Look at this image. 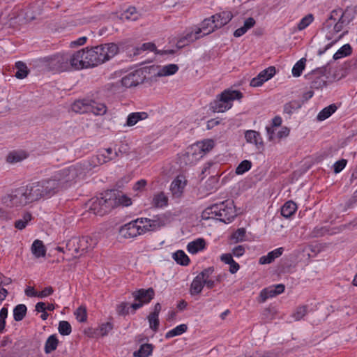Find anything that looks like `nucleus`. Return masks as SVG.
<instances>
[{"instance_id":"nucleus-1","label":"nucleus","mask_w":357,"mask_h":357,"mask_svg":"<svg viewBox=\"0 0 357 357\" xmlns=\"http://www.w3.org/2000/svg\"><path fill=\"white\" fill-rule=\"evenodd\" d=\"M88 165L77 163L56 172L50 178L39 181L44 198H49L66 188L77 178L89 170Z\"/></svg>"},{"instance_id":"nucleus-2","label":"nucleus","mask_w":357,"mask_h":357,"mask_svg":"<svg viewBox=\"0 0 357 357\" xmlns=\"http://www.w3.org/2000/svg\"><path fill=\"white\" fill-rule=\"evenodd\" d=\"M167 218L164 214L154 216L152 219L137 218L123 225L119 230L120 235L124 238H131L147 231H155L166 225Z\"/></svg>"},{"instance_id":"nucleus-3","label":"nucleus","mask_w":357,"mask_h":357,"mask_svg":"<svg viewBox=\"0 0 357 357\" xmlns=\"http://www.w3.org/2000/svg\"><path fill=\"white\" fill-rule=\"evenodd\" d=\"M84 49V59L86 68L98 66L109 60L119 52V47L114 43L102 44Z\"/></svg>"},{"instance_id":"nucleus-4","label":"nucleus","mask_w":357,"mask_h":357,"mask_svg":"<svg viewBox=\"0 0 357 357\" xmlns=\"http://www.w3.org/2000/svg\"><path fill=\"white\" fill-rule=\"evenodd\" d=\"M237 213L233 200L227 199L207 207L202 213V218H215L224 223H229L236 217Z\"/></svg>"},{"instance_id":"nucleus-5","label":"nucleus","mask_w":357,"mask_h":357,"mask_svg":"<svg viewBox=\"0 0 357 357\" xmlns=\"http://www.w3.org/2000/svg\"><path fill=\"white\" fill-rule=\"evenodd\" d=\"M89 211L95 215L103 216L116 206V195L114 190L107 191L100 197L89 200Z\"/></svg>"},{"instance_id":"nucleus-6","label":"nucleus","mask_w":357,"mask_h":357,"mask_svg":"<svg viewBox=\"0 0 357 357\" xmlns=\"http://www.w3.org/2000/svg\"><path fill=\"white\" fill-rule=\"evenodd\" d=\"M243 93L238 90L226 89L211 103V108L214 112H225L232 107L235 100H241Z\"/></svg>"},{"instance_id":"nucleus-7","label":"nucleus","mask_w":357,"mask_h":357,"mask_svg":"<svg viewBox=\"0 0 357 357\" xmlns=\"http://www.w3.org/2000/svg\"><path fill=\"white\" fill-rule=\"evenodd\" d=\"M243 93L238 90L226 89L211 103V108L214 112H225L232 107L235 100H241Z\"/></svg>"},{"instance_id":"nucleus-8","label":"nucleus","mask_w":357,"mask_h":357,"mask_svg":"<svg viewBox=\"0 0 357 357\" xmlns=\"http://www.w3.org/2000/svg\"><path fill=\"white\" fill-rule=\"evenodd\" d=\"M214 145L215 143L213 139L198 142L189 146L183 156L188 158L189 160L192 158L191 162L197 160L202 158L206 153L209 152L214 147Z\"/></svg>"},{"instance_id":"nucleus-9","label":"nucleus","mask_w":357,"mask_h":357,"mask_svg":"<svg viewBox=\"0 0 357 357\" xmlns=\"http://www.w3.org/2000/svg\"><path fill=\"white\" fill-rule=\"evenodd\" d=\"M1 202L3 205L9 208H22L29 204L26 197L24 188L22 186L3 195L1 197Z\"/></svg>"},{"instance_id":"nucleus-10","label":"nucleus","mask_w":357,"mask_h":357,"mask_svg":"<svg viewBox=\"0 0 357 357\" xmlns=\"http://www.w3.org/2000/svg\"><path fill=\"white\" fill-rule=\"evenodd\" d=\"M132 296L137 303L130 305V308L135 312L137 310L142 307L144 305L148 304L154 298L155 291L150 287L147 289H140L132 293Z\"/></svg>"},{"instance_id":"nucleus-11","label":"nucleus","mask_w":357,"mask_h":357,"mask_svg":"<svg viewBox=\"0 0 357 357\" xmlns=\"http://www.w3.org/2000/svg\"><path fill=\"white\" fill-rule=\"evenodd\" d=\"M50 70L56 72L69 71L66 53L57 54L47 59Z\"/></svg>"},{"instance_id":"nucleus-12","label":"nucleus","mask_w":357,"mask_h":357,"mask_svg":"<svg viewBox=\"0 0 357 357\" xmlns=\"http://www.w3.org/2000/svg\"><path fill=\"white\" fill-rule=\"evenodd\" d=\"M84 50L85 49H82L74 52L66 53L70 70H78L86 68L84 59Z\"/></svg>"},{"instance_id":"nucleus-13","label":"nucleus","mask_w":357,"mask_h":357,"mask_svg":"<svg viewBox=\"0 0 357 357\" xmlns=\"http://www.w3.org/2000/svg\"><path fill=\"white\" fill-rule=\"evenodd\" d=\"M27 199L29 204L37 202L44 198L43 190L40 187L39 181L22 186Z\"/></svg>"},{"instance_id":"nucleus-14","label":"nucleus","mask_w":357,"mask_h":357,"mask_svg":"<svg viewBox=\"0 0 357 357\" xmlns=\"http://www.w3.org/2000/svg\"><path fill=\"white\" fill-rule=\"evenodd\" d=\"M76 242L77 247L74 249V251L75 254L79 253L80 256L87 251L92 250L97 243L96 239L89 236H82L79 238H76Z\"/></svg>"},{"instance_id":"nucleus-15","label":"nucleus","mask_w":357,"mask_h":357,"mask_svg":"<svg viewBox=\"0 0 357 357\" xmlns=\"http://www.w3.org/2000/svg\"><path fill=\"white\" fill-rule=\"evenodd\" d=\"M144 79L142 70H137L124 76L121 79V84L125 87L130 88L142 83Z\"/></svg>"},{"instance_id":"nucleus-16","label":"nucleus","mask_w":357,"mask_h":357,"mask_svg":"<svg viewBox=\"0 0 357 357\" xmlns=\"http://www.w3.org/2000/svg\"><path fill=\"white\" fill-rule=\"evenodd\" d=\"M210 271V269H204L194 278L190 287V293L192 296L198 295L202 292L204 287L203 279Z\"/></svg>"},{"instance_id":"nucleus-17","label":"nucleus","mask_w":357,"mask_h":357,"mask_svg":"<svg viewBox=\"0 0 357 357\" xmlns=\"http://www.w3.org/2000/svg\"><path fill=\"white\" fill-rule=\"evenodd\" d=\"M186 183L183 176H178L171 183L170 190L174 197H180L185 188Z\"/></svg>"},{"instance_id":"nucleus-18","label":"nucleus","mask_w":357,"mask_h":357,"mask_svg":"<svg viewBox=\"0 0 357 357\" xmlns=\"http://www.w3.org/2000/svg\"><path fill=\"white\" fill-rule=\"evenodd\" d=\"M12 340L9 336H4L0 342V357H16L17 354L11 347Z\"/></svg>"},{"instance_id":"nucleus-19","label":"nucleus","mask_w":357,"mask_h":357,"mask_svg":"<svg viewBox=\"0 0 357 357\" xmlns=\"http://www.w3.org/2000/svg\"><path fill=\"white\" fill-rule=\"evenodd\" d=\"M91 99H79L75 100L71 109L73 112L79 114L88 113L91 109Z\"/></svg>"},{"instance_id":"nucleus-20","label":"nucleus","mask_w":357,"mask_h":357,"mask_svg":"<svg viewBox=\"0 0 357 357\" xmlns=\"http://www.w3.org/2000/svg\"><path fill=\"white\" fill-rule=\"evenodd\" d=\"M232 17L233 15L230 11H222L211 16V18L215 21V27L216 29H220L228 24Z\"/></svg>"},{"instance_id":"nucleus-21","label":"nucleus","mask_w":357,"mask_h":357,"mask_svg":"<svg viewBox=\"0 0 357 357\" xmlns=\"http://www.w3.org/2000/svg\"><path fill=\"white\" fill-rule=\"evenodd\" d=\"M202 36L196 33V30L195 31H189L187 32L184 36L179 38V39L176 42V47L178 49L183 48L186 45H188L190 43L199 39Z\"/></svg>"},{"instance_id":"nucleus-22","label":"nucleus","mask_w":357,"mask_h":357,"mask_svg":"<svg viewBox=\"0 0 357 357\" xmlns=\"http://www.w3.org/2000/svg\"><path fill=\"white\" fill-rule=\"evenodd\" d=\"M245 138L248 143L254 144L257 149L263 148L264 143L259 132L253 130H247L245 132Z\"/></svg>"},{"instance_id":"nucleus-23","label":"nucleus","mask_w":357,"mask_h":357,"mask_svg":"<svg viewBox=\"0 0 357 357\" xmlns=\"http://www.w3.org/2000/svg\"><path fill=\"white\" fill-rule=\"evenodd\" d=\"M215 21L211 17L205 19L202 22L201 27L196 29V33L201 35V33H203L202 36L211 33L217 29L216 27H215Z\"/></svg>"},{"instance_id":"nucleus-24","label":"nucleus","mask_w":357,"mask_h":357,"mask_svg":"<svg viewBox=\"0 0 357 357\" xmlns=\"http://www.w3.org/2000/svg\"><path fill=\"white\" fill-rule=\"evenodd\" d=\"M284 252V248L280 247L269 252L266 255L261 256L259 258L260 264H268L272 263L275 259L280 257Z\"/></svg>"},{"instance_id":"nucleus-25","label":"nucleus","mask_w":357,"mask_h":357,"mask_svg":"<svg viewBox=\"0 0 357 357\" xmlns=\"http://www.w3.org/2000/svg\"><path fill=\"white\" fill-rule=\"evenodd\" d=\"M151 204L155 208H163L168 204V197L163 192L155 194L153 197Z\"/></svg>"},{"instance_id":"nucleus-26","label":"nucleus","mask_w":357,"mask_h":357,"mask_svg":"<svg viewBox=\"0 0 357 357\" xmlns=\"http://www.w3.org/2000/svg\"><path fill=\"white\" fill-rule=\"evenodd\" d=\"M297 210V205L293 201H288L284 204L282 206L280 212L281 215L286 218H289L292 216Z\"/></svg>"},{"instance_id":"nucleus-27","label":"nucleus","mask_w":357,"mask_h":357,"mask_svg":"<svg viewBox=\"0 0 357 357\" xmlns=\"http://www.w3.org/2000/svg\"><path fill=\"white\" fill-rule=\"evenodd\" d=\"M148 118V114L146 112H132L128 116L126 126H133L138 121L144 120Z\"/></svg>"},{"instance_id":"nucleus-28","label":"nucleus","mask_w":357,"mask_h":357,"mask_svg":"<svg viewBox=\"0 0 357 357\" xmlns=\"http://www.w3.org/2000/svg\"><path fill=\"white\" fill-rule=\"evenodd\" d=\"M31 252L37 258L44 257L46 254V249L43 241L35 240L31 245Z\"/></svg>"},{"instance_id":"nucleus-29","label":"nucleus","mask_w":357,"mask_h":357,"mask_svg":"<svg viewBox=\"0 0 357 357\" xmlns=\"http://www.w3.org/2000/svg\"><path fill=\"white\" fill-rule=\"evenodd\" d=\"M206 242L202 238H198L189 243L187 245L188 251L191 254H196L205 248Z\"/></svg>"},{"instance_id":"nucleus-30","label":"nucleus","mask_w":357,"mask_h":357,"mask_svg":"<svg viewBox=\"0 0 357 357\" xmlns=\"http://www.w3.org/2000/svg\"><path fill=\"white\" fill-rule=\"evenodd\" d=\"M255 24V20L252 17H249L245 20L244 24L243 26L237 29L234 33V36L236 38L241 37L244 35L250 29L253 27Z\"/></svg>"},{"instance_id":"nucleus-31","label":"nucleus","mask_w":357,"mask_h":357,"mask_svg":"<svg viewBox=\"0 0 357 357\" xmlns=\"http://www.w3.org/2000/svg\"><path fill=\"white\" fill-rule=\"evenodd\" d=\"M326 27L327 28V31L325 34V38L328 41H331L328 44H332V46L347 33V31H344L337 36V33H334L333 29H331L330 25Z\"/></svg>"},{"instance_id":"nucleus-32","label":"nucleus","mask_w":357,"mask_h":357,"mask_svg":"<svg viewBox=\"0 0 357 357\" xmlns=\"http://www.w3.org/2000/svg\"><path fill=\"white\" fill-rule=\"evenodd\" d=\"M337 109V107L335 104H331L329 106L326 107L319 112L317 116V119L320 121H324L325 119L330 117L333 113H335Z\"/></svg>"},{"instance_id":"nucleus-33","label":"nucleus","mask_w":357,"mask_h":357,"mask_svg":"<svg viewBox=\"0 0 357 357\" xmlns=\"http://www.w3.org/2000/svg\"><path fill=\"white\" fill-rule=\"evenodd\" d=\"M59 344V340L56 335H50L46 340L45 344V354H50L53 351L56 350Z\"/></svg>"},{"instance_id":"nucleus-34","label":"nucleus","mask_w":357,"mask_h":357,"mask_svg":"<svg viewBox=\"0 0 357 357\" xmlns=\"http://www.w3.org/2000/svg\"><path fill=\"white\" fill-rule=\"evenodd\" d=\"M178 70V66L176 64H169L162 66L157 75L159 77L169 76L175 74Z\"/></svg>"},{"instance_id":"nucleus-35","label":"nucleus","mask_w":357,"mask_h":357,"mask_svg":"<svg viewBox=\"0 0 357 357\" xmlns=\"http://www.w3.org/2000/svg\"><path fill=\"white\" fill-rule=\"evenodd\" d=\"M27 311L26 306L24 304H19L13 309V318L16 321H22L26 316Z\"/></svg>"},{"instance_id":"nucleus-36","label":"nucleus","mask_w":357,"mask_h":357,"mask_svg":"<svg viewBox=\"0 0 357 357\" xmlns=\"http://www.w3.org/2000/svg\"><path fill=\"white\" fill-rule=\"evenodd\" d=\"M303 104V101L294 100L284 105V113L291 114L296 110L300 109Z\"/></svg>"},{"instance_id":"nucleus-37","label":"nucleus","mask_w":357,"mask_h":357,"mask_svg":"<svg viewBox=\"0 0 357 357\" xmlns=\"http://www.w3.org/2000/svg\"><path fill=\"white\" fill-rule=\"evenodd\" d=\"M352 53V47L349 44H345L341 47L334 54L333 59L337 60L342 57L351 55Z\"/></svg>"},{"instance_id":"nucleus-38","label":"nucleus","mask_w":357,"mask_h":357,"mask_svg":"<svg viewBox=\"0 0 357 357\" xmlns=\"http://www.w3.org/2000/svg\"><path fill=\"white\" fill-rule=\"evenodd\" d=\"M153 346L151 344H142L138 351L134 352L137 357H148L152 354Z\"/></svg>"},{"instance_id":"nucleus-39","label":"nucleus","mask_w":357,"mask_h":357,"mask_svg":"<svg viewBox=\"0 0 357 357\" xmlns=\"http://www.w3.org/2000/svg\"><path fill=\"white\" fill-rule=\"evenodd\" d=\"M91 105L92 108L89 112H92L95 115H103L107 112V107L104 103L91 100Z\"/></svg>"},{"instance_id":"nucleus-40","label":"nucleus","mask_w":357,"mask_h":357,"mask_svg":"<svg viewBox=\"0 0 357 357\" xmlns=\"http://www.w3.org/2000/svg\"><path fill=\"white\" fill-rule=\"evenodd\" d=\"M173 259L177 264L182 266H187L190 262V259L183 250H177L173 254Z\"/></svg>"},{"instance_id":"nucleus-41","label":"nucleus","mask_w":357,"mask_h":357,"mask_svg":"<svg viewBox=\"0 0 357 357\" xmlns=\"http://www.w3.org/2000/svg\"><path fill=\"white\" fill-rule=\"evenodd\" d=\"M15 68H16V72H15V77L18 79H24L25 78L28 73L29 70L27 68L26 65L22 62L18 61L15 63Z\"/></svg>"},{"instance_id":"nucleus-42","label":"nucleus","mask_w":357,"mask_h":357,"mask_svg":"<svg viewBox=\"0 0 357 357\" xmlns=\"http://www.w3.org/2000/svg\"><path fill=\"white\" fill-rule=\"evenodd\" d=\"M187 330H188V326L186 324H180L178 326H177L176 327H175L174 328L169 331L166 333L165 337L167 339H169V338L177 336V335H180L184 333L185 332H186Z\"/></svg>"},{"instance_id":"nucleus-43","label":"nucleus","mask_w":357,"mask_h":357,"mask_svg":"<svg viewBox=\"0 0 357 357\" xmlns=\"http://www.w3.org/2000/svg\"><path fill=\"white\" fill-rule=\"evenodd\" d=\"M32 219V215L29 212H26L22 215V219L15 221V227L17 229L22 230L24 229L29 221Z\"/></svg>"},{"instance_id":"nucleus-44","label":"nucleus","mask_w":357,"mask_h":357,"mask_svg":"<svg viewBox=\"0 0 357 357\" xmlns=\"http://www.w3.org/2000/svg\"><path fill=\"white\" fill-rule=\"evenodd\" d=\"M306 63L305 58H301L298 61L292 68V75L295 77H300L302 74L303 70L305 69Z\"/></svg>"},{"instance_id":"nucleus-45","label":"nucleus","mask_w":357,"mask_h":357,"mask_svg":"<svg viewBox=\"0 0 357 357\" xmlns=\"http://www.w3.org/2000/svg\"><path fill=\"white\" fill-rule=\"evenodd\" d=\"M150 51V52H155L156 50V46L153 43H143L139 47H137L134 49V55H138L142 52L144 51Z\"/></svg>"},{"instance_id":"nucleus-46","label":"nucleus","mask_w":357,"mask_h":357,"mask_svg":"<svg viewBox=\"0 0 357 357\" xmlns=\"http://www.w3.org/2000/svg\"><path fill=\"white\" fill-rule=\"evenodd\" d=\"M246 230L245 228L237 229L231 236V240L234 243L242 242L245 240Z\"/></svg>"},{"instance_id":"nucleus-47","label":"nucleus","mask_w":357,"mask_h":357,"mask_svg":"<svg viewBox=\"0 0 357 357\" xmlns=\"http://www.w3.org/2000/svg\"><path fill=\"white\" fill-rule=\"evenodd\" d=\"M342 11V9L340 8L333 10L331 12L330 15L326 22V24H324V26H328L329 25L331 26L332 24L330 23L331 21H332L333 23L339 20V19L341 17Z\"/></svg>"},{"instance_id":"nucleus-48","label":"nucleus","mask_w":357,"mask_h":357,"mask_svg":"<svg viewBox=\"0 0 357 357\" xmlns=\"http://www.w3.org/2000/svg\"><path fill=\"white\" fill-rule=\"evenodd\" d=\"M314 20V15L311 13L307 14L303 17L298 24L297 28L299 31H303L307 28Z\"/></svg>"},{"instance_id":"nucleus-49","label":"nucleus","mask_w":357,"mask_h":357,"mask_svg":"<svg viewBox=\"0 0 357 357\" xmlns=\"http://www.w3.org/2000/svg\"><path fill=\"white\" fill-rule=\"evenodd\" d=\"M122 17L128 20L135 21L138 19L139 15L135 7H129L123 14Z\"/></svg>"},{"instance_id":"nucleus-50","label":"nucleus","mask_w":357,"mask_h":357,"mask_svg":"<svg viewBox=\"0 0 357 357\" xmlns=\"http://www.w3.org/2000/svg\"><path fill=\"white\" fill-rule=\"evenodd\" d=\"M76 247H77L76 238H73L70 239L66 243V249L67 253L69 252V255L73 258H77L79 256H80L79 253L75 254V252L74 251V249L76 248Z\"/></svg>"},{"instance_id":"nucleus-51","label":"nucleus","mask_w":357,"mask_h":357,"mask_svg":"<svg viewBox=\"0 0 357 357\" xmlns=\"http://www.w3.org/2000/svg\"><path fill=\"white\" fill-rule=\"evenodd\" d=\"M59 332L62 335H68L72 331L70 324L67 321H61L59 324Z\"/></svg>"},{"instance_id":"nucleus-52","label":"nucleus","mask_w":357,"mask_h":357,"mask_svg":"<svg viewBox=\"0 0 357 357\" xmlns=\"http://www.w3.org/2000/svg\"><path fill=\"white\" fill-rule=\"evenodd\" d=\"M75 316L76 317L77 320L79 322H85L87 319V313L86 309L85 307L81 305L79 306L74 312Z\"/></svg>"},{"instance_id":"nucleus-53","label":"nucleus","mask_w":357,"mask_h":357,"mask_svg":"<svg viewBox=\"0 0 357 357\" xmlns=\"http://www.w3.org/2000/svg\"><path fill=\"white\" fill-rule=\"evenodd\" d=\"M252 162L249 160H245L242 161L236 169V174L241 175L250 169Z\"/></svg>"},{"instance_id":"nucleus-54","label":"nucleus","mask_w":357,"mask_h":357,"mask_svg":"<svg viewBox=\"0 0 357 357\" xmlns=\"http://www.w3.org/2000/svg\"><path fill=\"white\" fill-rule=\"evenodd\" d=\"M277 295V292L275 291L273 286L264 289L260 293V296L261 297L263 301H265L266 299L274 297Z\"/></svg>"},{"instance_id":"nucleus-55","label":"nucleus","mask_w":357,"mask_h":357,"mask_svg":"<svg viewBox=\"0 0 357 357\" xmlns=\"http://www.w3.org/2000/svg\"><path fill=\"white\" fill-rule=\"evenodd\" d=\"M275 68L274 66H269L268 68L260 72L259 75H261V78L264 82H266L272 78L275 75Z\"/></svg>"},{"instance_id":"nucleus-56","label":"nucleus","mask_w":357,"mask_h":357,"mask_svg":"<svg viewBox=\"0 0 357 357\" xmlns=\"http://www.w3.org/2000/svg\"><path fill=\"white\" fill-rule=\"evenodd\" d=\"M113 324L107 321L100 325L97 331L101 336H105L113 329Z\"/></svg>"},{"instance_id":"nucleus-57","label":"nucleus","mask_w":357,"mask_h":357,"mask_svg":"<svg viewBox=\"0 0 357 357\" xmlns=\"http://www.w3.org/2000/svg\"><path fill=\"white\" fill-rule=\"evenodd\" d=\"M158 317L150 313L147 317L150 328L154 332H156L159 328L160 321Z\"/></svg>"},{"instance_id":"nucleus-58","label":"nucleus","mask_w":357,"mask_h":357,"mask_svg":"<svg viewBox=\"0 0 357 357\" xmlns=\"http://www.w3.org/2000/svg\"><path fill=\"white\" fill-rule=\"evenodd\" d=\"M307 312V305L298 306L293 314V317L296 321H299L303 319Z\"/></svg>"},{"instance_id":"nucleus-59","label":"nucleus","mask_w":357,"mask_h":357,"mask_svg":"<svg viewBox=\"0 0 357 357\" xmlns=\"http://www.w3.org/2000/svg\"><path fill=\"white\" fill-rule=\"evenodd\" d=\"M206 269H210L211 271L204 276L203 280H204V286L206 285L208 289H213L215 285V280H213L210 279V276L212 275V273L214 271V268L213 266L208 267Z\"/></svg>"},{"instance_id":"nucleus-60","label":"nucleus","mask_w":357,"mask_h":357,"mask_svg":"<svg viewBox=\"0 0 357 357\" xmlns=\"http://www.w3.org/2000/svg\"><path fill=\"white\" fill-rule=\"evenodd\" d=\"M112 160H114V157H107V159H106L105 153H100L97 155L95 158H93V162L94 165L97 164L102 165Z\"/></svg>"},{"instance_id":"nucleus-61","label":"nucleus","mask_w":357,"mask_h":357,"mask_svg":"<svg viewBox=\"0 0 357 357\" xmlns=\"http://www.w3.org/2000/svg\"><path fill=\"white\" fill-rule=\"evenodd\" d=\"M347 160L341 159L335 162L333 165V170L335 174L340 173L347 165Z\"/></svg>"},{"instance_id":"nucleus-62","label":"nucleus","mask_w":357,"mask_h":357,"mask_svg":"<svg viewBox=\"0 0 357 357\" xmlns=\"http://www.w3.org/2000/svg\"><path fill=\"white\" fill-rule=\"evenodd\" d=\"M22 159L21 154L15 151L10 153L7 156V161L11 163L20 162Z\"/></svg>"},{"instance_id":"nucleus-63","label":"nucleus","mask_w":357,"mask_h":357,"mask_svg":"<svg viewBox=\"0 0 357 357\" xmlns=\"http://www.w3.org/2000/svg\"><path fill=\"white\" fill-rule=\"evenodd\" d=\"M129 307L128 303L122 302L117 306V313L119 315H126L129 313Z\"/></svg>"},{"instance_id":"nucleus-64","label":"nucleus","mask_w":357,"mask_h":357,"mask_svg":"<svg viewBox=\"0 0 357 357\" xmlns=\"http://www.w3.org/2000/svg\"><path fill=\"white\" fill-rule=\"evenodd\" d=\"M132 204L131 199L126 195H121L119 198L116 197V205L121 204L124 206H128Z\"/></svg>"}]
</instances>
